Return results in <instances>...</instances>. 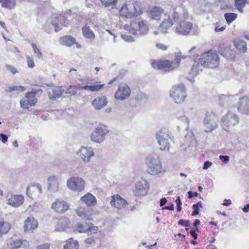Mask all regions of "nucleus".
Returning <instances> with one entry per match:
<instances>
[{"label": "nucleus", "instance_id": "5701e85b", "mask_svg": "<svg viewBox=\"0 0 249 249\" xmlns=\"http://www.w3.org/2000/svg\"><path fill=\"white\" fill-rule=\"evenodd\" d=\"M81 202L85 203L88 206H92L96 204L95 197L89 193H88L80 198Z\"/></svg>", "mask_w": 249, "mask_h": 249}, {"label": "nucleus", "instance_id": "4be33fe9", "mask_svg": "<svg viewBox=\"0 0 249 249\" xmlns=\"http://www.w3.org/2000/svg\"><path fill=\"white\" fill-rule=\"evenodd\" d=\"M38 222L33 217H29L24 221V230L25 231L31 232L37 228Z\"/></svg>", "mask_w": 249, "mask_h": 249}, {"label": "nucleus", "instance_id": "052dcab7", "mask_svg": "<svg viewBox=\"0 0 249 249\" xmlns=\"http://www.w3.org/2000/svg\"><path fill=\"white\" fill-rule=\"evenodd\" d=\"M212 163L209 161H206L204 163L203 169L204 170L208 169L212 165Z\"/></svg>", "mask_w": 249, "mask_h": 249}, {"label": "nucleus", "instance_id": "f03ea898", "mask_svg": "<svg viewBox=\"0 0 249 249\" xmlns=\"http://www.w3.org/2000/svg\"><path fill=\"white\" fill-rule=\"evenodd\" d=\"M147 172L152 175H156L162 172V162L160 157L156 153L149 154L146 158Z\"/></svg>", "mask_w": 249, "mask_h": 249}, {"label": "nucleus", "instance_id": "423d86ee", "mask_svg": "<svg viewBox=\"0 0 249 249\" xmlns=\"http://www.w3.org/2000/svg\"><path fill=\"white\" fill-rule=\"evenodd\" d=\"M218 118L213 112H207L203 120V124L206 128L205 132H211L218 127Z\"/></svg>", "mask_w": 249, "mask_h": 249}, {"label": "nucleus", "instance_id": "a211bd4d", "mask_svg": "<svg viewBox=\"0 0 249 249\" xmlns=\"http://www.w3.org/2000/svg\"><path fill=\"white\" fill-rule=\"evenodd\" d=\"M69 205L64 200H56L51 206V208L56 213H63L69 208Z\"/></svg>", "mask_w": 249, "mask_h": 249}, {"label": "nucleus", "instance_id": "7c9ffc66", "mask_svg": "<svg viewBox=\"0 0 249 249\" xmlns=\"http://www.w3.org/2000/svg\"><path fill=\"white\" fill-rule=\"evenodd\" d=\"M234 45L235 47L245 52L247 50L246 42L240 39H236L234 41Z\"/></svg>", "mask_w": 249, "mask_h": 249}, {"label": "nucleus", "instance_id": "8fccbe9b", "mask_svg": "<svg viewBox=\"0 0 249 249\" xmlns=\"http://www.w3.org/2000/svg\"><path fill=\"white\" fill-rule=\"evenodd\" d=\"M6 68H7V70L10 71L13 74H15L17 72H18V71H17L16 68L11 65H6Z\"/></svg>", "mask_w": 249, "mask_h": 249}, {"label": "nucleus", "instance_id": "0e129e2a", "mask_svg": "<svg viewBox=\"0 0 249 249\" xmlns=\"http://www.w3.org/2000/svg\"><path fill=\"white\" fill-rule=\"evenodd\" d=\"M225 30V28L224 27H219V26H216L214 28V31L216 32H222Z\"/></svg>", "mask_w": 249, "mask_h": 249}, {"label": "nucleus", "instance_id": "39448f33", "mask_svg": "<svg viewBox=\"0 0 249 249\" xmlns=\"http://www.w3.org/2000/svg\"><path fill=\"white\" fill-rule=\"evenodd\" d=\"M170 96L175 103L180 104L183 103L186 97V88L183 84L178 86H174L170 90Z\"/></svg>", "mask_w": 249, "mask_h": 249}, {"label": "nucleus", "instance_id": "9b49d317", "mask_svg": "<svg viewBox=\"0 0 249 249\" xmlns=\"http://www.w3.org/2000/svg\"><path fill=\"white\" fill-rule=\"evenodd\" d=\"M131 89L130 88L125 84L119 85L115 94V98L119 101H124L128 98L130 95Z\"/></svg>", "mask_w": 249, "mask_h": 249}, {"label": "nucleus", "instance_id": "774afa93", "mask_svg": "<svg viewBox=\"0 0 249 249\" xmlns=\"http://www.w3.org/2000/svg\"><path fill=\"white\" fill-rule=\"evenodd\" d=\"M244 213H248L249 212V204H248L244 206V208L242 209Z\"/></svg>", "mask_w": 249, "mask_h": 249}, {"label": "nucleus", "instance_id": "603ef678", "mask_svg": "<svg viewBox=\"0 0 249 249\" xmlns=\"http://www.w3.org/2000/svg\"><path fill=\"white\" fill-rule=\"evenodd\" d=\"M89 227L88 232L92 231L93 233H95L98 230V228L97 227L93 226L90 223H89Z\"/></svg>", "mask_w": 249, "mask_h": 249}, {"label": "nucleus", "instance_id": "1a4fd4ad", "mask_svg": "<svg viewBox=\"0 0 249 249\" xmlns=\"http://www.w3.org/2000/svg\"><path fill=\"white\" fill-rule=\"evenodd\" d=\"M85 184L84 180L79 177H71L67 181L68 187L74 191L80 192L83 190Z\"/></svg>", "mask_w": 249, "mask_h": 249}, {"label": "nucleus", "instance_id": "a19ab883", "mask_svg": "<svg viewBox=\"0 0 249 249\" xmlns=\"http://www.w3.org/2000/svg\"><path fill=\"white\" fill-rule=\"evenodd\" d=\"M11 245L12 249H18L21 247L22 245V241L21 240H16L13 241Z\"/></svg>", "mask_w": 249, "mask_h": 249}, {"label": "nucleus", "instance_id": "864d4df0", "mask_svg": "<svg viewBox=\"0 0 249 249\" xmlns=\"http://www.w3.org/2000/svg\"><path fill=\"white\" fill-rule=\"evenodd\" d=\"M178 223L180 225H184L185 227H188L189 226V222L188 220H184L183 219H180Z\"/></svg>", "mask_w": 249, "mask_h": 249}, {"label": "nucleus", "instance_id": "2f4dec72", "mask_svg": "<svg viewBox=\"0 0 249 249\" xmlns=\"http://www.w3.org/2000/svg\"><path fill=\"white\" fill-rule=\"evenodd\" d=\"M0 3L2 7L10 9L14 8L16 6L15 0H0Z\"/></svg>", "mask_w": 249, "mask_h": 249}, {"label": "nucleus", "instance_id": "3c124183", "mask_svg": "<svg viewBox=\"0 0 249 249\" xmlns=\"http://www.w3.org/2000/svg\"><path fill=\"white\" fill-rule=\"evenodd\" d=\"M27 60L28 62V66L30 68H33L35 66V63L34 61L30 58V57L27 56Z\"/></svg>", "mask_w": 249, "mask_h": 249}, {"label": "nucleus", "instance_id": "58836bf2", "mask_svg": "<svg viewBox=\"0 0 249 249\" xmlns=\"http://www.w3.org/2000/svg\"><path fill=\"white\" fill-rule=\"evenodd\" d=\"M89 223L86 222L84 224H78L77 226V230L79 232H88V228Z\"/></svg>", "mask_w": 249, "mask_h": 249}, {"label": "nucleus", "instance_id": "338daca9", "mask_svg": "<svg viewBox=\"0 0 249 249\" xmlns=\"http://www.w3.org/2000/svg\"><path fill=\"white\" fill-rule=\"evenodd\" d=\"M34 187L36 188L40 194L42 193V187L39 184L37 183L36 184Z\"/></svg>", "mask_w": 249, "mask_h": 249}, {"label": "nucleus", "instance_id": "a18cd8bd", "mask_svg": "<svg viewBox=\"0 0 249 249\" xmlns=\"http://www.w3.org/2000/svg\"><path fill=\"white\" fill-rule=\"evenodd\" d=\"M32 46L34 53H36L39 58H41L42 56V53L39 51V50L38 48L37 47L35 43H32Z\"/></svg>", "mask_w": 249, "mask_h": 249}, {"label": "nucleus", "instance_id": "c756f323", "mask_svg": "<svg viewBox=\"0 0 249 249\" xmlns=\"http://www.w3.org/2000/svg\"><path fill=\"white\" fill-rule=\"evenodd\" d=\"M247 4H249L248 0H235L234 6L240 13H243L244 8Z\"/></svg>", "mask_w": 249, "mask_h": 249}, {"label": "nucleus", "instance_id": "bf43d9fd", "mask_svg": "<svg viewBox=\"0 0 249 249\" xmlns=\"http://www.w3.org/2000/svg\"><path fill=\"white\" fill-rule=\"evenodd\" d=\"M193 209L194 210V212L192 213V216H196L199 213V209L198 208L197 206L196 205L192 206Z\"/></svg>", "mask_w": 249, "mask_h": 249}, {"label": "nucleus", "instance_id": "ddd939ff", "mask_svg": "<svg viewBox=\"0 0 249 249\" xmlns=\"http://www.w3.org/2000/svg\"><path fill=\"white\" fill-rule=\"evenodd\" d=\"M97 26L91 20L88 21L82 28V32L84 37L89 39H94L95 38V35L93 33L92 29H95Z\"/></svg>", "mask_w": 249, "mask_h": 249}, {"label": "nucleus", "instance_id": "4d7b16f0", "mask_svg": "<svg viewBox=\"0 0 249 249\" xmlns=\"http://www.w3.org/2000/svg\"><path fill=\"white\" fill-rule=\"evenodd\" d=\"M196 47L194 46L192 47L188 52L190 53V56L192 55L193 57L196 56Z\"/></svg>", "mask_w": 249, "mask_h": 249}, {"label": "nucleus", "instance_id": "37998d69", "mask_svg": "<svg viewBox=\"0 0 249 249\" xmlns=\"http://www.w3.org/2000/svg\"><path fill=\"white\" fill-rule=\"evenodd\" d=\"M178 120L184 124L186 129L189 128V120L188 117L185 116H181L178 118Z\"/></svg>", "mask_w": 249, "mask_h": 249}, {"label": "nucleus", "instance_id": "e2e57ef3", "mask_svg": "<svg viewBox=\"0 0 249 249\" xmlns=\"http://www.w3.org/2000/svg\"><path fill=\"white\" fill-rule=\"evenodd\" d=\"M188 197L189 198H192L193 196L196 197L198 196V193L196 192L192 193L191 191H189L188 192Z\"/></svg>", "mask_w": 249, "mask_h": 249}, {"label": "nucleus", "instance_id": "09e8293b", "mask_svg": "<svg viewBox=\"0 0 249 249\" xmlns=\"http://www.w3.org/2000/svg\"><path fill=\"white\" fill-rule=\"evenodd\" d=\"M219 158L225 163H228L230 160V157L228 156L220 155Z\"/></svg>", "mask_w": 249, "mask_h": 249}, {"label": "nucleus", "instance_id": "393cba45", "mask_svg": "<svg viewBox=\"0 0 249 249\" xmlns=\"http://www.w3.org/2000/svg\"><path fill=\"white\" fill-rule=\"evenodd\" d=\"M107 103L106 97L105 96L98 97L92 101L91 104L95 109L100 110L105 107Z\"/></svg>", "mask_w": 249, "mask_h": 249}, {"label": "nucleus", "instance_id": "c85d7f7f", "mask_svg": "<svg viewBox=\"0 0 249 249\" xmlns=\"http://www.w3.org/2000/svg\"><path fill=\"white\" fill-rule=\"evenodd\" d=\"M60 41L61 44L71 47L75 43V39L71 36H65L60 38Z\"/></svg>", "mask_w": 249, "mask_h": 249}, {"label": "nucleus", "instance_id": "473e14b6", "mask_svg": "<svg viewBox=\"0 0 249 249\" xmlns=\"http://www.w3.org/2000/svg\"><path fill=\"white\" fill-rule=\"evenodd\" d=\"M36 92H31L27 93L25 95V98L27 99L30 103V106H34L37 102V99L36 97Z\"/></svg>", "mask_w": 249, "mask_h": 249}, {"label": "nucleus", "instance_id": "cd10ccee", "mask_svg": "<svg viewBox=\"0 0 249 249\" xmlns=\"http://www.w3.org/2000/svg\"><path fill=\"white\" fill-rule=\"evenodd\" d=\"M77 215L82 219L88 220H91L92 217L91 214L84 208L80 207L76 211Z\"/></svg>", "mask_w": 249, "mask_h": 249}, {"label": "nucleus", "instance_id": "c9c22d12", "mask_svg": "<svg viewBox=\"0 0 249 249\" xmlns=\"http://www.w3.org/2000/svg\"><path fill=\"white\" fill-rule=\"evenodd\" d=\"M79 244L77 241L70 239L64 246V249H78Z\"/></svg>", "mask_w": 249, "mask_h": 249}, {"label": "nucleus", "instance_id": "4468645a", "mask_svg": "<svg viewBox=\"0 0 249 249\" xmlns=\"http://www.w3.org/2000/svg\"><path fill=\"white\" fill-rule=\"evenodd\" d=\"M136 11L135 5L133 4L129 3L123 6L120 13L121 16L130 18L137 16Z\"/></svg>", "mask_w": 249, "mask_h": 249}, {"label": "nucleus", "instance_id": "69168bd1", "mask_svg": "<svg viewBox=\"0 0 249 249\" xmlns=\"http://www.w3.org/2000/svg\"><path fill=\"white\" fill-rule=\"evenodd\" d=\"M85 243L89 244H91L94 242V240L93 238H88L85 239Z\"/></svg>", "mask_w": 249, "mask_h": 249}, {"label": "nucleus", "instance_id": "bb28decb", "mask_svg": "<svg viewBox=\"0 0 249 249\" xmlns=\"http://www.w3.org/2000/svg\"><path fill=\"white\" fill-rule=\"evenodd\" d=\"M203 67H205L203 65L200 64L199 59L198 61L194 62L189 74L194 77L198 75L199 72L202 71Z\"/></svg>", "mask_w": 249, "mask_h": 249}, {"label": "nucleus", "instance_id": "7ed1b4c3", "mask_svg": "<svg viewBox=\"0 0 249 249\" xmlns=\"http://www.w3.org/2000/svg\"><path fill=\"white\" fill-rule=\"evenodd\" d=\"M201 64L205 67L215 68L219 63V58L216 53L208 52L202 54L199 58Z\"/></svg>", "mask_w": 249, "mask_h": 249}, {"label": "nucleus", "instance_id": "9d476101", "mask_svg": "<svg viewBox=\"0 0 249 249\" xmlns=\"http://www.w3.org/2000/svg\"><path fill=\"white\" fill-rule=\"evenodd\" d=\"M186 56L181 55V53H178L176 56L175 59V64L174 66L172 62H170L167 60L160 61V70L164 71H170L178 67L179 64V62L181 58H185Z\"/></svg>", "mask_w": 249, "mask_h": 249}, {"label": "nucleus", "instance_id": "ea45409f", "mask_svg": "<svg viewBox=\"0 0 249 249\" xmlns=\"http://www.w3.org/2000/svg\"><path fill=\"white\" fill-rule=\"evenodd\" d=\"M25 90V87L22 86H12L9 87L6 91L9 92H11L13 91H19L20 92H23Z\"/></svg>", "mask_w": 249, "mask_h": 249}, {"label": "nucleus", "instance_id": "dca6fc26", "mask_svg": "<svg viewBox=\"0 0 249 249\" xmlns=\"http://www.w3.org/2000/svg\"><path fill=\"white\" fill-rule=\"evenodd\" d=\"M111 206L118 209L124 208L127 203L125 200L123 199L119 195H113L111 196V199L110 201Z\"/></svg>", "mask_w": 249, "mask_h": 249}, {"label": "nucleus", "instance_id": "f8f14e48", "mask_svg": "<svg viewBox=\"0 0 249 249\" xmlns=\"http://www.w3.org/2000/svg\"><path fill=\"white\" fill-rule=\"evenodd\" d=\"M77 154L85 163H88L90 161V158L94 156V152L91 147L82 146L77 151Z\"/></svg>", "mask_w": 249, "mask_h": 249}, {"label": "nucleus", "instance_id": "72a5a7b5", "mask_svg": "<svg viewBox=\"0 0 249 249\" xmlns=\"http://www.w3.org/2000/svg\"><path fill=\"white\" fill-rule=\"evenodd\" d=\"M10 228V224L8 222L3 221L0 222V233L1 234L7 233Z\"/></svg>", "mask_w": 249, "mask_h": 249}, {"label": "nucleus", "instance_id": "79ce46f5", "mask_svg": "<svg viewBox=\"0 0 249 249\" xmlns=\"http://www.w3.org/2000/svg\"><path fill=\"white\" fill-rule=\"evenodd\" d=\"M100 1L106 7H108L114 5L117 0H100Z\"/></svg>", "mask_w": 249, "mask_h": 249}, {"label": "nucleus", "instance_id": "412c9836", "mask_svg": "<svg viewBox=\"0 0 249 249\" xmlns=\"http://www.w3.org/2000/svg\"><path fill=\"white\" fill-rule=\"evenodd\" d=\"M64 89L61 87H55L49 89L48 91V97L50 100H56L63 95Z\"/></svg>", "mask_w": 249, "mask_h": 249}, {"label": "nucleus", "instance_id": "6ab92c4d", "mask_svg": "<svg viewBox=\"0 0 249 249\" xmlns=\"http://www.w3.org/2000/svg\"><path fill=\"white\" fill-rule=\"evenodd\" d=\"M237 109L242 114H249V98L248 97L244 96L240 99Z\"/></svg>", "mask_w": 249, "mask_h": 249}, {"label": "nucleus", "instance_id": "de8ad7c7", "mask_svg": "<svg viewBox=\"0 0 249 249\" xmlns=\"http://www.w3.org/2000/svg\"><path fill=\"white\" fill-rule=\"evenodd\" d=\"M122 36L124 40L127 42H133L135 41V40L133 39V37L130 35H122Z\"/></svg>", "mask_w": 249, "mask_h": 249}, {"label": "nucleus", "instance_id": "e433bc0d", "mask_svg": "<svg viewBox=\"0 0 249 249\" xmlns=\"http://www.w3.org/2000/svg\"><path fill=\"white\" fill-rule=\"evenodd\" d=\"M77 87L75 86H70L64 89V93L68 94L70 97L75 95L77 93Z\"/></svg>", "mask_w": 249, "mask_h": 249}, {"label": "nucleus", "instance_id": "5fc2aeb1", "mask_svg": "<svg viewBox=\"0 0 249 249\" xmlns=\"http://www.w3.org/2000/svg\"><path fill=\"white\" fill-rule=\"evenodd\" d=\"M8 137L6 135L2 133H0V141H1L3 143H5L7 142Z\"/></svg>", "mask_w": 249, "mask_h": 249}, {"label": "nucleus", "instance_id": "0eeeda50", "mask_svg": "<svg viewBox=\"0 0 249 249\" xmlns=\"http://www.w3.org/2000/svg\"><path fill=\"white\" fill-rule=\"evenodd\" d=\"M239 121L237 115L229 112L221 119V125L225 130L229 131V127L236 125L238 124Z\"/></svg>", "mask_w": 249, "mask_h": 249}, {"label": "nucleus", "instance_id": "49530a36", "mask_svg": "<svg viewBox=\"0 0 249 249\" xmlns=\"http://www.w3.org/2000/svg\"><path fill=\"white\" fill-rule=\"evenodd\" d=\"M156 47L157 49L161 50L162 51H166L168 49V47L167 45L163 43H157Z\"/></svg>", "mask_w": 249, "mask_h": 249}, {"label": "nucleus", "instance_id": "c03bdc74", "mask_svg": "<svg viewBox=\"0 0 249 249\" xmlns=\"http://www.w3.org/2000/svg\"><path fill=\"white\" fill-rule=\"evenodd\" d=\"M20 107L23 108H28L30 106V103L26 98L20 101Z\"/></svg>", "mask_w": 249, "mask_h": 249}, {"label": "nucleus", "instance_id": "f704fd0d", "mask_svg": "<svg viewBox=\"0 0 249 249\" xmlns=\"http://www.w3.org/2000/svg\"><path fill=\"white\" fill-rule=\"evenodd\" d=\"M104 84L96 85H86L83 86L82 89L84 90H89L91 91H97L100 90L104 86Z\"/></svg>", "mask_w": 249, "mask_h": 249}, {"label": "nucleus", "instance_id": "a878e982", "mask_svg": "<svg viewBox=\"0 0 249 249\" xmlns=\"http://www.w3.org/2000/svg\"><path fill=\"white\" fill-rule=\"evenodd\" d=\"M48 190L53 193L58 191V183L57 178L55 176L50 177L48 179Z\"/></svg>", "mask_w": 249, "mask_h": 249}, {"label": "nucleus", "instance_id": "13d9d810", "mask_svg": "<svg viewBox=\"0 0 249 249\" xmlns=\"http://www.w3.org/2000/svg\"><path fill=\"white\" fill-rule=\"evenodd\" d=\"M160 61H154L152 62L151 65L153 68L154 69H158L160 70Z\"/></svg>", "mask_w": 249, "mask_h": 249}, {"label": "nucleus", "instance_id": "6e6552de", "mask_svg": "<svg viewBox=\"0 0 249 249\" xmlns=\"http://www.w3.org/2000/svg\"><path fill=\"white\" fill-rule=\"evenodd\" d=\"M108 132L105 126L96 127L91 134L90 139L92 142L101 143L105 140V136Z\"/></svg>", "mask_w": 249, "mask_h": 249}, {"label": "nucleus", "instance_id": "6e6d98bb", "mask_svg": "<svg viewBox=\"0 0 249 249\" xmlns=\"http://www.w3.org/2000/svg\"><path fill=\"white\" fill-rule=\"evenodd\" d=\"M50 244L48 243L43 244L37 247L36 249H49Z\"/></svg>", "mask_w": 249, "mask_h": 249}, {"label": "nucleus", "instance_id": "aec40b11", "mask_svg": "<svg viewBox=\"0 0 249 249\" xmlns=\"http://www.w3.org/2000/svg\"><path fill=\"white\" fill-rule=\"evenodd\" d=\"M132 27L137 32L136 34L145 35L147 33L148 28L146 22L144 21H139L131 24Z\"/></svg>", "mask_w": 249, "mask_h": 249}, {"label": "nucleus", "instance_id": "2eb2a0df", "mask_svg": "<svg viewBox=\"0 0 249 249\" xmlns=\"http://www.w3.org/2000/svg\"><path fill=\"white\" fill-rule=\"evenodd\" d=\"M7 204L14 207L21 206L24 202V197L21 195L10 194L7 196Z\"/></svg>", "mask_w": 249, "mask_h": 249}, {"label": "nucleus", "instance_id": "20e7f679", "mask_svg": "<svg viewBox=\"0 0 249 249\" xmlns=\"http://www.w3.org/2000/svg\"><path fill=\"white\" fill-rule=\"evenodd\" d=\"M170 133L166 128H162L157 132L156 138L160 146V149L162 151H168L171 140Z\"/></svg>", "mask_w": 249, "mask_h": 249}, {"label": "nucleus", "instance_id": "f3484780", "mask_svg": "<svg viewBox=\"0 0 249 249\" xmlns=\"http://www.w3.org/2000/svg\"><path fill=\"white\" fill-rule=\"evenodd\" d=\"M148 189V183L145 180L137 182L135 184V192L138 196H145L147 193Z\"/></svg>", "mask_w": 249, "mask_h": 249}, {"label": "nucleus", "instance_id": "b1692460", "mask_svg": "<svg viewBox=\"0 0 249 249\" xmlns=\"http://www.w3.org/2000/svg\"><path fill=\"white\" fill-rule=\"evenodd\" d=\"M163 13V10L161 8L155 6L152 8L149 16L153 20H159Z\"/></svg>", "mask_w": 249, "mask_h": 249}, {"label": "nucleus", "instance_id": "680f3d73", "mask_svg": "<svg viewBox=\"0 0 249 249\" xmlns=\"http://www.w3.org/2000/svg\"><path fill=\"white\" fill-rule=\"evenodd\" d=\"M52 24L53 25L55 31L57 32L58 31L61 30L60 27L59 26V24L57 23H55L54 21H53L52 22Z\"/></svg>", "mask_w": 249, "mask_h": 249}, {"label": "nucleus", "instance_id": "f257e3e1", "mask_svg": "<svg viewBox=\"0 0 249 249\" xmlns=\"http://www.w3.org/2000/svg\"><path fill=\"white\" fill-rule=\"evenodd\" d=\"M182 11L183 12V18H187V11L181 7L171 9L169 15L164 13L163 21L159 28V31L163 34L167 33L168 30L173 25L172 20H174V22L177 23L175 28L176 33L181 35H188L192 28L193 24L190 22L183 20L182 15L180 13Z\"/></svg>", "mask_w": 249, "mask_h": 249}, {"label": "nucleus", "instance_id": "4c0bfd02", "mask_svg": "<svg viewBox=\"0 0 249 249\" xmlns=\"http://www.w3.org/2000/svg\"><path fill=\"white\" fill-rule=\"evenodd\" d=\"M224 17L228 24L231 23L237 18V14L231 13H227L224 14Z\"/></svg>", "mask_w": 249, "mask_h": 249}]
</instances>
